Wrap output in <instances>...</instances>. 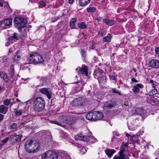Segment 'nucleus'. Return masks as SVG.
<instances>
[{
	"instance_id": "338daca9",
	"label": "nucleus",
	"mask_w": 159,
	"mask_h": 159,
	"mask_svg": "<svg viewBox=\"0 0 159 159\" xmlns=\"http://www.w3.org/2000/svg\"><path fill=\"white\" fill-rule=\"evenodd\" d=\"M142 159H149V158H148V157H145V158H142Z\"/></svg>"
},
{
	"instance_id": "a211bd4d",
	"label": "nucleus",
	"mask_w": 159,
	"mask_h": 159,
	"mask_svg": "<svg viewBox=\"0 0 159 159\" xmlns=\"http://www.w3.org/2000/svg\"><path fill=\"white\" fill-rule=\"evenodd\" d=\"M103 73L104 72L100 69H98V70H95L94 72V75L95 78L98 79L100 77L102 76Z\"/></svg>"
},
{
	"instance_id": "1a4fd4ad",
	"label": "nucleus",
	"mask_w": 159,
	"mask_h": 159,
	"mask_svg": "<svg viewBox=\"0 0 159 159\" xmlns=\"http://www.w3.org/2000/svg\"><path fill=\"white\" fill-rule=\"evenodd\" d=\"M139 120L136 118L130 122H128V126L129 129L131 130H134L136 129V126L138 125Z\"/></svg>"
},
{
	"instance_id": "20e7f679",
	"label": "nucleus",
	"mask_w": 159,
	"mask_h": 159,
	"mask_svg": "<svg viewBox=\"0 0 159 159\" xmlns=\"http://www.w3.org/2000/svg\"><path fill=\"white\" fill-rule=\"evenodd\" d=\"M75 139L76 140L89 141L91 143H94L96 141V139L90 134L88 136H86L80 133L75 136Z\"/></svg>"
},
{
	"instance_id": "3c124183",
	"label": "nucleus",
	"mask_w": 159,
	"mask_h": 159,
	"mask_svg": "<svg viewBox=\"0 0 159 159\" xmlns=\"http://www.w3.org/2000/svg\"><path fill=\"white\" fill-rule=\"evenodd\" d=\"M11 38V39L13 38L15 39H18L17 34L15 33L13 34V36Z\"/></svg>"
},
{
	"instance_id": "a19ab883",
	"label": "nucleus",
	"mask_w": 159,
	"mask_h": 159,
	"mask_svg": "<svg viewBox=\"0 0 159 159\" xmlns=\"http://www.w3.org/2000/svg\"><path fill=\"white\" fill-rule=\"evenodd\" d=\"M110 92H111L112 93H118L120 95H121V94L118 90H116L115 88H113L110 91Z\"/></svg>"
},
{
	"instance_id": "de8ad7c7",
	"label": "nucleus",
	"mask_w": 159,
	"mask_h": 159,
	"mask_svg": "<svg viewBox=\"0 0 159 159\" xmlns=\"http://www.w3.org/2000/svg\"><path fill=\"white\" fill-rule=\"evenodd\" d=\"M47 78L45 77H42L40 79V81L41 82H43V83H44L46 82L47 80Z\"/></svg>"
},
{
	"instance_id": "b1692460",
	"label": "nucleus",
	"mask_w": 159,
	"mask_h": 159,
	"mask_svg": "<svg viewBox=\"0 0 159 159\" xmlns=\"http://www.w3.org/2000/svg\"><path fill=\"white\" fill-rule=\"evenodd\" d=\"M21 138L22 135H14L12 138V140H13L14 142L19 143L21 141Z\"/></svg>"
},
{
	"instance_id": "72a5a7b5",
	"label": "nucleus",
	"mask_w": 159,
	"mask_h": 159,
	"mask_svg": "<svg viewBox=\"0 0 159 159\" xmlns=\"http://www.w3.org/2000/svg\"><path fill=\"white\" fill-rule=\"evenodd\" d=\"M157 90L155 88H153L148 93L149 95L150 96H153L157 93Z\"/></svg>"
},
{
	"instance_id": "0e129e2a",
	"label": "nucleus",
	"mask_w": 159,
	"mask_h": 159,
	"mask_svg": "<svg viewBox=\"0 0 159 159\" xmlns=\"http://www.w3.org/2000/svg\"><path fill=\"white\" fill-rule=\"evenodd\" d=\"M128 144L127 143H126L125 144V147H127V146H128Z\"/></svg>"
},
{
	"instance_id": "2f4dec72",
	"label": "nucleus",
	"mask_w": 159,
	"mask_h": 159,
	"mask_svg": "<svg viewBox=\"0 0 159 159\" xmlns=\"http://www.w3.org/2000/svg\"><path fill=\"white\" fill-rule=\"evenodd\" d=\"M1 77L5 82L7 83L8 82L9 79L6 73L3 72Z\"/></svg>"
},
{
	"instance_id": "680f3d73",
	"label": "nucleus",
	"mask_w": 159,
	"mask_h": 159,
	"mask_svg": "<svg viewBox=\"0 0 159 159\" xmlns=\"http://www.w3.org/2000/svg\"><path fill=\"white\" fill-rule=\"evenodd\" d=\"M24 34L22 36L23 37H25V36H26V34L25 33V31H24Z\"/></svg>"
},
{
	"instance_id": "0eeeda50",
	"label": "nucleus",
	"mask_w": 159,
	"mask_h": 159,
	"mask_svg": "<svg viewBox=\"0 0 159 159\" xmlns=\"http://www.w3.org/2000/svg\"><path fill=\"white\" fill-rule=\"evenodd\" d=\"M66 115L60 116L57 120L52 121L51 123L63 127L65 126L64 123H65Z\"/></svg>"
},
{
	"instance_id": "13d9d810",
	"label": "nucleus",
	"mask_w": 159,
	"mask_h": 159,
	"mask_svg": "<svg viewBox=\"0 0 159 159\" xmlns=\"http://www.w3.org/2000/svg\"><path fill=\"white\" fill-rule=\"evenodd\" d=\"M151 86H152V88H155L156 85V84H155L153 83V84H152Z\"/></svg>"
},
{
	"instance_id": "393cba45",
	"label": "nucleus",
	"mask_w": 159,
	"mask_h": 159,
	"mask_svg": "<svg viewBox=\"0 0 159 159\" xmlns=\"http://www.w3.org/2000/svg\"><path fill=\"white\" fill-rule=\"evenodd\" d=\"M85 118L87 120H94L95 119H94V111L93 112H91L87 114L86 115Z\"/></svg>"
},
{
	"instance_id": "c03bdc74",
	"label": "nucleus",
	"mask_w": 159,
	"mask_h": 159,
	"mask_svg": "<svg viewBox=\"0 0 159 159\" xmlns=\"http://www.w3.org/2000/svg\"><path fill=\"white\" fill-rule=\"evenodd\" d=\"M10 74L11 75L10 77L11 78H12L13 79V80H15V74L14 72L10 73Z\"/></svg>"
},
{
	"instance_id": "c9c22d12",
	"label": "nucleus",
	"mask_w": 159,
	"mask_h": 159,
	"mask_svg": "<svg viewBox=\"0 0 159 159\" xmlns=\"http://www.w3.org/2000/svg\"><path fill=\"white\" fill-rule=\"evenodd\" d=\"M136 71L137 70L135 68L133 69L130 71L132 77H135L137 76V73Z\"/></svg>"
},
{
	"instance_id": "c756f323",
	"label": "nucleus",
	"mask_w": 159,
	"mask_h": 159,
	"mask_svg": "<svg viewBox=\"0 0 159 159\" xmlns=\"http://www.w3.org/2000/svg\"><path fill=\"white\" fill-rule=\"evenodd\" d=\"M77 19L76 18H74L71 20L70 25V26L72 29H74L75 27V23Z\"/></svg>"
},
{
	"instance_id": "4c0bfd02",
	"label": "nucleus",
	"mask_w": 159,
	"mask_h": 159,
	"mask_svg": "<svg viewBox=\"0 0 159 159\" xmlns=\"http://www.w3.org/2000/svg\"><path fill=\"white\" fill-rule=\"evenodd\" d=\"M87 11L88 12H94L96 10V8L94 7H88L86 9Z\"/></svg>"
},
{
	"instance_id": "473e14b6",
	"label": "nucleus",
	"mask_w": 159,
	"mask_h": 159,
	"mask_svg": "<svg viewBox=\"0 0 159 159\" xmlns=\"http://www.w3.org/2000/svg\"><path fill=\"white\" fill-rule=\"evenodd\" d=\"M61 156L64 159H70V157L66 152H63L61 153Z\"/></svg>"
},
{
	"instance_id": "7ed1b4c3",
	"label": "nucleus",
	"mask_w": 159,
	"mask_h": 159,
	"mask_svg": "<svg viewBox=\"0 0 159 159\" xmlns=\"http://www.w3.org/2000/svg\"><path fill=\"white\" fill-rule=\"evenodd\" d=\"M44 59L42 56L36 52L31 53L27 60L28 63L34 64L42 63L44 62Z\"/></svg>"
},
{
	"instance_id": "79ce46f5",
	"label": "nucleus",
	"mask_w": 159,
	"mask_h": 159,
	"mask_svg": "<svg viewBox=\"0 0 159 159\" xmlns=\"http://www.w3.org/2000/svg\"><path fill=\"white\" fill-rule=\"evenodd\" d=\"M15 114L18 115H20L22 113V110H15Z\"/></svg>"
},
{
	"instance_id": "423d86ee",
	"label": "nucleus",
	"mask_w": 159,
	"mask_h": 159,
	"mask_svg": "<svg viewBox=\"0 0 159 159\" xmlns=\"http://www.w3.org/2000/svg\"><path fill=\"white\" fill-rule=\"evenodd\" d=\"M42 159H57L55 152L53 150H49L42 154Z\"/></svg>"
},
{
	"instance_id": "f3484780",
	"label": "nucleus",
	"mask_w": 159,
	"mask_h": 159,
	"mask_svg": "<svg viewBox=\"0 0 159 159\" xmlns=\"http://www.w3.org/2000/svg\"><path fill=\"white\" fill-rule=\"evenodd\" d=\"M116 105L114 101L109 102L105 103L103 106V109H110L114 107Z\"/></svg>"
},
{
	"instance_id": "bf43d9fd",
	"label": "nucleus",
	"mask_w": 159,
	"mask_h": 159,
	"mask_svg": "<svg viewBox=\"0 0 159 159\" xmlns=\"http://www.w3.org/2000/svg\"><path fill=\"white\" fill-rule=\"evenodd\" d=\"M74 0H69V3L70 4H71L73 3Z\"/></svg>"
},
{
	"instance_id": "49530a36",
	"label": "nucleus",
	"mask_w": 159,
	"mask_h": 159,
	"mask_svg": "<svg viewBox=\"0 0 159 159\" xmlns=\"http://www.w3.org/2000/svg\"><path fill=\"white\" fill-rule=\"evenodd\" d=\"M10 73L14 72V67L13 65H12L11 66H10Z\"/></svg>"
},
{
	"instance_id": "4be33fe9",
	"label": "nucleus",
	"mask_w": 159,
	"mask_h": 159,
	"mask_svg": "<svg viewBox=\"0 0 159 159\" xmlns=\"http://www.w3.org/2000/svg\"><path fill=\"white\" fill-rule=\"evenodd\" d=\"M98 80L100 84L105 83L106 82V76L105 73H103L102 76L98 78Z\"/></svg>"
},
{
	"instance_id": "ddd939ff",
	"label": "nucleus",
	"mask_w": 159,
	"mask_h": 159,
	"mask_svg": "<svg viewBox=\"0 0 159 159\" xmlns=\"http://www.w3.org/2000/svg\"><path fill=\"white\" fill-rule=\"evenodd\" d=\"M65 123L69 125H72L75 122V118L72 116L66 115Z\"/></svg>"
},
{
	"instance_id": "dca6fc26",
	"label": "nucleus",
	"mask_w": 159,
	"mask_h": 159,
	"mask_svg": "<svg viewBox=\"0 0 159 159\" xmlns=\"http://www.w3.org/2000/svg\"><path fill=\"white\" fill-rule=\"evenodd\" d=\"M143 85L141 84H138L134 86L132 91L134 94L138 93L140 91V89H142Z\"/></svg>"
},
{
	"instance_id": "e433bc0d",
	"label": "nucleus",
	"mask_w": 159,
	"mask_h": 159,
	"mask_svg": "<svg viewBox=\"0 0 159 159\" xmlns=\"http://www.w3.org/2000/svg\"><path fill=\"white\" fill-rule=\"evenodd\" d=\"M18 53L17 52L16 53V54L13 57V59L14 61H17L20 59V55L18 54Z\"/></svg>"
},
{
	"instance_id": "bb28decb",
	"label": "nucleus",
	"mask_w": 159,
	"mask_h": 159,
	"mask_svg": "<svg viewBox=\"0 0 159 159\" xmlns=\"http://www.w3.org/2000/svg\"><path fill=\"white\" fill-rule=\"evenodd\" d=\"M112 38L111 34H108L106 36L103 37L102 39V41L103 42H111Z\"/></svg>"
},
{
	"instance_id": "c85d7f7f",
	"label": "nucleus",
	"mask_w": 159,
	"mask_h": 159,
	"mask_svg": "<svg viewBox=\"0 0 159 159\" xmlns=\"http://www.w3.org/2000/svg\"><path fill=\"white\" fill-rule=\"evenodd\" d=\"M8 108L3 105H0V113L6 114L8 111Z\"/></svg>"
},
{
	"instance_id": "2eb2a0df",
	"label": "nucleus",
	"mask_w": 159,
	"mask_h": 159,
	"mask_svg": "<svg viewBox=\"0 0 159 159\" xmlns=\"http://www.w3.org/2000/svg\"><path fill=\"white\" fill-rule=\"evenodd\" d=\"M39 91L41 93L46 95L48 99H50L51 98L52 93L48 89L46 88L41 89L39 90Z\"/></svg>"
},
{
	"instance_id": "6e6d98bb",
	"label": "nucleus",
	"mask_w": 159,
	"mask_h": 159,
	"mask_svg": "<svg viewBox=\"0 0 159 159\" xmlns=\"http://www.w3.org/2000/svg\"><path fill=\"white\" fill-rule=\"evenodd\" d=\"M155 51L156 52L157 54H159V48H156L155 49Z\"/></svg>"
},
{
	"instance_id": "6e6552de",
	"label": "nucleus",
	"mask_w": 159,
	"mask_h": 159,
	"mask_svg": "<svg viewBox=\"0 0 159 159\" xmlns=\"http://www.w3.org/2000/svg\"><path fill=\"white\" fill-rule=\"evenodd\" d=\"M144 133V131L142 130V131L140 130L135 135L132 136L130 137V140L131 143L134 145L135 144H139V138L140 137V134H142Z\"/></svg>"
},
{
	"instance_id": "5701e85b",
	"label": "nucleus",
	"mask_w": 159,
	"mask_h": 159,
	"mask_svg": "<svg viewBox=\"0 0 159 159\" xmlns=\"http://www.w3.org/2000/svg\"><path fill=\"white\" fill-rule=\"evenodd\" d=\"M116 151L114 149H107L105 150V152L108 157H111L112 156L115 152Z\"/></svg>"
},
{
	"instance_id": "8fccbe9b",
	"label": "nucleus",
	"mask_w": 159,
	"mask_h": 159,
	"mask_svg": "<svg viewBox=\"0 0 159 159\" xmlns=\"http://www.w3.org/2000/svg\"><path fill=\"white\" fill-rule=\"evenodd\" d=\"M81 53L82 55V56L84 58L85 57H86V52L84 50H82L81 51Z\"/></svg>"
},
{
	"instance_id": "412c9836",
	"label": "nucleus",
	"mask_w": 159,
	"mask_h": 159,
	"mask_svg": "<svg viewBox=\"0 0 159 159\" xmlns=\"http://www.w3.org/2000/svg\"><path fill=\"white\" fill-rule=\"evenodd\" d=\"M0 6H4V7L9 11L11 12V10L8 4V3L7 2H5L2 0H0Z\"/></svg>"
},
{
	"instance_id": "39448f33",
	"label": "nucleus",
	"mask_w": 159,
	"mask_h": 159,
	"mask_svg": "<svg viewBox=\"0 0 159 159\" xmlns=\"http://www.w3.org/2000/svg\"><path fill=\"white\" fill-rule=\"evenodd\" d=\"M14 22L15 26L18 28L19 30L21 28H24L27 23L26 19L20 17L15 18Z\"/></svg>"
},
{
	"instance_id": "a878e982",
	"label": "nucleus",
	"mask_w": 159,
	"mask_h": 159,
	"mask_svg": "<svg viewBox=\"0 0 159 159\" xmlns=\"http://www.w3.org/2000/svg\"><path fill=\"white\" fill-rule=\"evenodd\" d=\"M91 0H79V5L81 7H84L88 5Z\"/></svg>"
},
{
	"instance_id": "774afa93",
	"label": "nucleus",
	"mask_w": 159,
	"mask_h": 159,
	"mask_svg": "<svg viewBox=\"0 0 159 159\" xmlns=\"http://www.w3.org/2000/svg\"><path fill=\"white\" fill-rule=\"evenodd\" d=\"M12 52V50H11V49H9V53H11Z\"/></svg>"
},
{
	"instance_id": "f257e3e1",
	"label": "nucleus",
	"mask_w": 159,
	"mask_h": 159,
	"mask_svg": "<svg viewBox=\"0 0 159 159\" xmlns=\"http://www.w3.org/2000/svg\"><path fill=\"white\" fill-rule=\"evenodd\" d=\"M45 102L44 99L42 97L35 98L33 102V108L36 112L42 111L45 108Z\"/></svg>"
},
{
	"instance_id": "7c9ffc66",
	"label": "nucleus",
	"mask_w": 159,
	"mask_h": 159,
	"mask_svg": "<svg viewBox=\"0 0 159 159\" xmlns=\"http://www.w3.org/2000/svg\"><path fill=\"white\" fill-rule=\"evenodd\" d=\"M78 26L79 28L81 29H85L87 28L86 25L84 22H81L78 23Z\"/></svg>"
},
{
	"instance_id": "f704fd0d",
	"label": "nucleus",
	"mask_w": 159,
	"mask_h": 159,
	"mask_svg": "<svg viewBox=\"0 0 159 159\" xmlns=\"http://www.w3.org/2000/svg\"><path fill=\"white\" fill-rule=\"evenodd\" d=\"M17 124L16 123H13L8 127V128L10 129H16L17 128Z\"/></svg>"
},
{
	"instance_id": "f03ea898",
	"label": "nucleus",
	"mask_w": 159,
	"mask_h": 159,
	"mask_svg": "<svg viewBox=\"0 0 159 159\" xmlns=\"http://www.w3.org/2000/svg\"><path fill=\"white\" fill-rule=\"evenodd\" d=\"M39 144L35 140H29L27 141L25 145V147L26 151L29 152H36L39 150Z\"/></svg>"
},
{
	"instance_id": "cd10ccee",
	"label": "nucleus",
	"mask_w": 159,
	"mask_h": 159,
	"mask_svg": "<svg viewBox=\"0 0 159 159\" xmlns=\"http://www.w3.org/2000/svg\"><path fill=\"white\" fill-rule=\"evenodd\" d=\"M103 21L107 25L110 26H112L116 24V22L114 20L108 19H103Z\"/></svg>"
},
{
	"instance_id": "603ef678",
	"label": "nucleus",
	"mask_w": 159,
	"mask_h": 159,
	"mask_svg": "<svg viewBox=\"0 0 159 159\" xmlns=\"http://www.w3.org/2000/svg\"><path fill=\"white\" fill-rule=\"evenodd\" d=\"M131 81L133 82L138 83L139 81L134 78V77H133L131 78Z\"/></svg>"
},
{
	"instance_id": "f8f14e48",
	"label": "nucleus",
	"mask_w": 159,
	"mask_h": 159,
	"mask_svg": "<svg viewBox=\"0 0 159 159\" xmlns=\"http://www.w3.org/2000/svg\"><path fill=\"white\" fill-rule=\"evenodd\" d=\"M83 103V98L80 97L74 99L71 102V104L73 106L78 107L82 105Z\"/></svg>"
},
{
	"instance_id": "aec40b11",
	"label": "nucleus",
	"mask_w": 159,
	"mask_h": 159,
	"mask_svg": "<svg viewBox=\"0 0 159 159\" xmlns=\"http://www.w3.org/2000/svg\"><path fill=\"white\" fill-rule=\"evenodd\" d=\"M12 24V19H5L1 22L2 26H8L11 25Z\"/></svg>"
},
{
	"instance_id": "e2e57ef3",
	"label": "nucleus",
	"mask_w": 159,
	"mask_h": 159,
	"mask_svg": "<svg viewBox=\"0 0 159 159\" xmlns=\"http://www.w3.org/2000/svg\"><path fill=\"white\" fill-rule=\"evenodd\" d=\"M20 102V101L18 98H16V101H15V102Z\"/></svg>"
},
{
	"instance_id": "69168bd1",
	"label": "nucleus",
	"mask_w": 159,
	"mask_h": 159,
	"mask_svg": "<svg viewBox=\"0 0 159 159\" xmlns=\"http://www.w3.org/2000/svg\"><path fill=\"white\" fill-rule=\"evenodd\" d=\"M99 35L101 37H102L103 36V35L102 33H101V34H99Z\"/></svg>"
},
{
	"instance_id": "9b49d317",
	"label": "nucleus",
	"mask_w": 159,
	"mask_h": 159,
	"mask_svg": "<svg viewBox=\"0 0 159 159\" xmlns=\"http://www.w3.org/2000/svg\"><path fill=\"white\" fill-rule=\"evenodd\" d=\"M148 66L157 69L159 68V61L152 59L149 61Z\"/></svg>"
},
{
	"instance_id": "5fc2aeb1",
	"label": "nucleus",
	"mask_w": 159,
	"mask_h": 159,
	"mask_svg": "<svg viewBox=\"0 0 159 159\" xmlns=\"http://www.w3.org/2000/svg\"><path fill=\"white\" fill-rule=\"evenodd\" d=\"M102 18L101 17H98L97 18L95 19V20H97L98 22H100L101 21Z\"/></svg>"
},
{
	"instance_id": "ea45409f",
	"label": "nucleus",
	"mask_w": 159,
	"mask_h": 159,
	"mask_svg": "<svg viewBox=\"0 0 159 159\" xmlns=\"http://www.w3.org/2000/svg\"><path fill=\"white\" fill-rule=\"evenodd\" d=\"M87 148L86 147H82L80 150L81 154H83L86 152H87Z\"/></svg>"
},
{
	"instance_id": "37998d69",
	"label": "nucleus",
	"mask_w": 159,
	"mask_h": 159,
	"mask_svg": "<svg viewBox=\"0 0 159 159\" xmlns=\"http://www.w3.org/2000/svg\"><path fill=\"white\" fill-rule=\"evenodd\" d=\"M9 138L8 137L6 138L5 139L2 140L1 142L2 143V144H4L6 143L7 141H8Z\"/></svg>"
},
{
	"instance_id": "09e8293b",
	"label": "nucleus",
	"mask_w": 159,
	"mask_h": 159,
	"mask_svg": "<svg viewBox=\"0 0 159 159\" xmlns=\"http://www.w3.org/2000/svg\"><path fill=\"white\" fill-rule=\"evenodd\" d=\"M11 38H10L8 39V42H7L6 43H5V46H8L10 44L11 42Z\"/></svg>"
},
{
	"instance_id": "864d4df0",
	"label": "nucleus",
	"mask_w": 159,
	"mask_h": 159,
	"mask_svg": "<svg viewBox=\"0 0 159 159\" xmlns=\"http://www.w3.org/2000/svg\"><path fill=\"white\" fill-rule=\"evenodd\" d=\"M40 4L44 7L46 6V4L43 1H41L40 2Z\"/></svg>"
},
{
	"instance_id": "4d7b16f0",
	"label": "nucleus",
	"mask_w": 159,
	"mask_h": 159,
	"mask_svg": "<svg viewBox=\"0 0 159 159\" xmlns=\"http://www.w3.org/2000/svg\"><path fill=\"white\" fill-rule=\"evenodd\" d=\"M4 118V116L1 114H0V121H2Z\"/></svg>"
},
{
	"instance_id": "052dcab7",
	"label": "nucleus",
	"mask_w": 159,
	"mask_h": 159,
	"mask_svg": "<svg viewBox=\"0 0 159 159\" xmlns=\"http://www.w3.org/2000/svg\"><path fill=\"white\" fill-rule=\"evenodd\" d=\"M149 83L151 84H152L154 83V81L152 80H150L149 82Z\"/></svg>"
},
{
	"instance_id": "58836bf2",
	"label": "nucleus",
	"mask_w": 159,
	"mask_h": 159,
	"mask_svg": "<svg viewBox=\"0 0 159 159\" xmlns=\"http://www.w3.org/2000/svg\"><path fill=\"white\" fill-rule=\"evenodd\" d=\"M11 99H6L3 101V103L4 105L8 106L11 103Z\"/></svg>"
},
{
	"instance_id": "4468645a",
	"label": "nucleus",
	"mask_w": 159,
	"mask_h": 159,
	"mask_svg": "<svg viewBox=\"0 0 159 159\" xmlns=\"http://www.w3.org/2000/svg\"><path fill=\"white\" fill-rule=\"evenodd\" d=\"M124 151V149H121L118 154L114 157L113 159H129V158L125 155Z\"/></svg>"
},
{
	"instance_id": "9d476101",
	"label": "nucleus",
	"mask_w": 159,
	"mask_h": 159,
	"mask_svg": "<svg viewBox=\"0 0 159 159\" xmlns=\"http://www.w3.org/2000/svg\"><path fill=\"white\" fill-rule=\"evenodd\" d=\"M76 70L78 72V74H80L79 72H80L81 74H84L86 76H88V67L85 65H82L81 68H77Z\"/></svg>"
},
{
	"instance_id": "a18cd8bd",
	"label": "nucleus",
	"mask_w": 159,
	"mask_h": 159,
	"mask_svg": "<svg viewBox=\"0 0 159 159\" xmlns=\"http://www.w3.org/2000/svg\"><path fill=\"white\" fill-rule=\"evenodd\" d=\"M110 79L111 80H115V81H117L116 79L115 76L111 75L109 76Z\"/></svg>"
},
{
	"instance_id": "6ab92c4d",
	"label": "nucleus",
	"mask_w": 159,
	"mask_h": 159,
	"mask_svg": "<svg viewBox=\"0 0 159 159\" xmlns=\"http://www.w3.org/2000/svg\"><path fill=\"white\" fill-rule=\"evenodd\" d=\"M94 120H101L103 118V114L99 111H94Z\"/></svg>"
}]
</instances>
